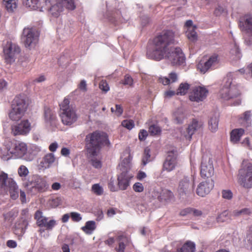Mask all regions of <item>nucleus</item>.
<instances>
[{"instance_id": "obj_3", "label": "nucleus", "mask_w": 252, "mask_h": 252, "mask_svg": "<svg viewBox=\"0 0 252 252\" xmlns=\"http://www.w3.org/2000/svg\"><path fill=\"white\" fill-rule=\"evenodd\" d=\"M85 141V149L89 157L96 156L101 146L109 143L106 133L99 131H95L87 135Z\"/></svg>"}, {"instance_id": "obj_15", "label": "nucleus", "mask_w": 252, "mask_h": 252, "mask_svg": "<svg viewBox=\"0 0 252 252\" xmlns=\"http://www.w3.org/2000/svg\"><path fill=\"white\" fill-rule=\"evenodd\" d=\"M208 90L204 87H193L189 95V99L191 101L199 102L203 101L207 97Z\"/></svg>"}, {"instance_id": "obj_4", "label": "nucleus", "mask_w": 252, "mask_h": 252, "mask_svg": "<svg viewBox=\"0 0 252 252\" xmlns=\"http://www.w3.org/2000/svg\"><path fill=\"white\" fill-rule=\"evenodd\" d=\"M29 106L28 99L24 94L15 96L12 101L8 117L12 121L21 120L25 116Z\"/></svg>"}, {"instance_id": "obj_36", "label": "nucleus", "mask_w": 252, "mask_h": 252, "mask_svg": "<svg viewBox=\"0 0 252 252\" xmlns=\"http://www.w3.org/2000/svg\"><path fill=\"white\" fill-rule=\"evenodd\" d=\"M196 29V27L187 30L186 32L188 38L193 42L196 41L197 39V34L195 31Z\"/></svg>"}, {"instance_id": "obj_63", "label": "nucleus", "mask_w": 252, "mask_h": 252, "mask_svg": "<svg viewBox=\"0 0 252 252\" xmlns=\"http://www.w3.org/2000/svg\"><path fill=\"white\" fill-rule=\"evenodd\" d=\"M61 153L62 156L67 157L70 154V150L65 147H63L62 149Z\"/></svg>"}, {"instance_id": "obj_61", "label": "nucleus", "mask_w": 252, "mask_h": 252, "mask_svg": "<svg viewBox=\"0 0 252 252\" xmlns=\"http://www.w3.org/2000/svg\"><path fill=\"white\" fill-rule=\"evenodd\" d=\"M158 80L160 83H161L164 85H168L170 82V80L167 77H160Z\"/></svg>"}, {"instance_id": "obj_12", "label": "nucleus", "mask_w": 252, "mask_h": 252, "mask_svg": "<svg viewBox=\"0 0 252 252\" xmlns=\"http://www.w3.org/2000/svg\"><path fill=\"white\" fill-rule=\"evenodd\" d=\"M239 26L242 31L245 32L250 36V39L245 37V42L249 45L252 42V15L247 14L239 21Z\"/></svg>"}, {"instance_id": "obj_13", "label": "nucleus", "mask_w": 252, "mask_h": 252, "mask_svg": "<svg viewBox=\"0 0 252 252\" xmlns=\"http://www.w3.org/2000/svg\"><path fill=\"white\" fill-rule=\"evenodd\" d=\"M219 62V55L216 53L209 56L206 60L201 61L197 64V68L201 73H206L209 69L216 65Z\"/></svg>"}, {"instance_id": "obj_30", "label": "nucleus", "mask_w": 252, "mask_h": 252, "mask_svg": "<svg viewBox=\"0 0 252 252\" xmlns=\"http://www.w3.org/2000/svg\"><path fill=\"white\" fill-rule=\"evenodd\" d=\"M195 249V244L192 242L188 241L177 251L178 252H194Z\"/></svg>"}, {"instance_id": "obj_55", "label": "nucleus", "mask_w": 252, "mask_h": 252, "mask_svg": "<svg viewBox=\"0 0 252 252\" xmlns=\"http://www.w3.org/2000/svg\"><path fill=\"white\" fill-rule=\"evenodd\" d=\"M191 214V208H187L182 210L180 212V215L181 216H187Z\"/></svg>"}, {"instance_id": "obj_5", "label": "nucleus", "mask_w": 252, "mask_h": 252, "mask_svg": "<svg viewBox=\"0 0 252 252\" xmlns=\"http://www.w3.org/2000/svg\"><path fill=\"white\" fill-rule=\"evenodd\" d=\"M69 99L65 98L60 105L61 109L60 117L63 125L71 126L78 119L75 109L69 105Z\"/></svg>"}, {"instance_id": "obj_40", "label": "nucleus", "mask_w": 252, "mask_h": 252, "mask_svg": "<svg viewBox=\"0 0 252 252\" xmlns=\"http://www.w3.org/2000/svg\"><path fill=\"white\" fill-rule=\"evenodd\" d=\"M229 220V216H228V212L224 211L217 218V221L218 222H223L227 221Z\"/></svg>"}, {"instance_id": "obj_28", "label": "nucleus", "mask_w": 252, "mask_h": 252, "mask_svg": "<svg viewBox=\"0 0 252 252\" xmlns=\"http://www.w3.org/2000/svg\"><path fill=\"white\" fill-rule=\"evenodd\" d=\"M18 0H2V4L9 12H13L17 7Z\"/></svg>"}, {"instance_id": "obj_48", "label": "nucleus", "mask_w": 252, "mask_h": 252, "mask_svg": "<svg viewBox=\"0 0 252 252\" xmlns=\"http://www.w3.org/2000/svg\"><path fill=\"white\" fill-rule=\"evenodd\" d=\"M133 189L137 192H142L144 190V187L143 185L139 183H135L133 186Z\"/></svg>"}, {"instance_id": "obj_17", "label": "nucleus", "mask_w": 252, "mask_h": 252, "mask_svg": "<svg viewBox=\"0 0 252 252\" xmlns=\"http://www.w3.org/2000/svg\"><path fill=\"white\" fill-rule=\"evenodd\" d=\"M194 177L190 176H185L182 179L179 184L178 191L180 195H183L189 192L194 186Z\"/></svg>"}, {"instance_id": "obj_26", "label": "nucleus", "mask_w": 252, "mask_h": 252, "mask_svg": "<svg viewBox=\"0 0 252 252\" xmlns=\"http://www.w3.org/2000/svg\"><path fill=\"white\" fill-rule=\"evenodd\" d=\"M56 158L53 153L46 154L40 162L39 166L43 169L50 168L55 161Z\"/></svg>"}, {"instance_id": "obj_39", "label": "nucleus", "mask_w": 252, "mask_h": 252, "mask_svg": "<svg viewBox=\"0 0 252 252\" xmlns=\"http://www.w3.org/2000/svg\"><path fill=\"white\" fill-rule=\"evenodd\" d=\"M150 149L149 147H146L144 149V153L142 156V162L143 165H145L147 163L151 161Z\"/></svg>"}, {"instance_id": "obj_23", "label": "nucleus", "mask_w": 252, "mask_h": 252, "mask_svg": "<svg viewBox=\"0 0 252 252\" xmlns=\"http://www.w3.org/2000/svg\"><path fill=\"white\" fill-rule=\"evenodd\" d=\"M203 124L201 122L198 121L195 119H193L189 124L186 129L187 134L185 137L187 139H191L192 136L197 131L202 128Z\"/></svg>"}, {"instance_id": "obj_54", "label": "nucleus", "mask_w": 252, "mask_h": 252, "mask_svg": "<svg viewBox=\"0 0 252 252\" xmlns=\"http://www.w3.org/2000/svg\"><path fill=\"white\" fill-rule=\"evenodd\" d=\"M133 79L131 76L128 75H126L125 76L124 80L123 81V84L125 85H128L131 86L133 84Z\"/></svg>"}, {"instance_id": "obj_14", "label": "nucleus", "mask_w": 252, "mask_h": 252, "mask_svg": "<svg viewBox=\"0 0 252 252\" xmlns=\"http://www.w3.org/2000/svg\"><path fill=\"white\" fill-rule=\"evenodd\" d=\"M22 41L26 48H31L38 41L37 36L35 35L32 28H25L21 38Z\"/></svg>"}, {"instance_id": "obj_18", "label": "nucleus", "mask_w": 252, "mask_h": 252, "mask_svg": "<svg viewBox=\"0 0 252 252\" xmlns=\"http://www.w3.org/2000/svg\"><path fill=\"white\" fill-rule=\"evenodd\" d=\"M27 151V145L23 142L15 141L11 143V146L8 148V152L17 158L23 157Z\"/></svg>"}, {"instance_id": "obj_57", "label": "nucleus", "mask_w": 252, "mask_h": 252, "mask_svg": "<svg viewBox=\"0 0 252 252\" xmlns=\"http://www.w3.org/2000/svg\"><path fill=\"white\" fill-rule=\"evenodd\" d=\"M60 204V200L58 198L53 199L51 200L50 205L53 208H56Z\"/></svg>"}, {"instance_id": "obj_8", "label": "nucleus", "mask_w": 252, "mask_h": 252, "mask_svg": "<svg viewBox=\"0 0 252 252\" xmlns=\"http://www.w3.org/2000/svg\"><path fill=\"white\" fill-rule=\"evenodd\" d=\"M11 133L14 136H26L32 130V125L28 119H24L19 123L14 124L10 127Z\"/></svg>"}, {"instance_id": "obj_53", "label": "nucleus", "mask_w": 252, "mask_h": 252, "mask_svg": "<svg viewBox=\"0 0 252 252\" xmlns=\"http://www.w3.org/2000/svg\"><path fill=\"white\" fill-rule=\"evenodd\" d=\"M247 238L248 242L251 245V249H252V225L249 227L247 234Z\"/></svg>"}, {"instance_id": "obj_19", "label": "nucleus", "mask_w": 252, "mask_h": 252, "mask_svg": "<svg viewBox=\"0 0 252 252\" xmlns=\"http://www.w3.org/2000/svg\"><path fill=\"white\" fill-rule=\"evenodd\" d=\"M116 241L118 243V248H116L118 252H124L126 246L129 242L128 238L125 235H119L114 239V238H109L106 241L105 243L109 246H111L115 241Z\"/></svg>"}, {"instance_id": "obj_47", "label": "nucleus", "mask_w": 252, "mask_h": 252, "mask_svg": "<svg viewBox=\"0 0 252 252\" xmlns=\"http://www.w3.org/2000/svg\"><path fill=\"white\" fill-rule=\"evenodd\" d=\"M70 216L73 221L78 222L82 220L81 215L77 212H71L70 213Z\"/></svg>"}, {"instance_id": "obj_43", "label": "nucleus", "mask_w": 252, "mask_h": 252, "mask_svg": "<svg viewBox=\"0 0 252 252\" xmlns=\"http://www.w3.org/2000/svg\"><path fill=\"white\" fill-rule=\"evenodd\" d=\"M122 126L127 129L130 130L134 126V123L132 120H125L122 121Z\"/></svg>"}, {"instance_id": "obj_9", "label": "nucleus", "mask_w": 252, "mask_h": 252, "mask_svg": "<svg viewBox=\"0 0 252 252\" xmlns=\"http://www.w3.org/2000/svg\"><path fill=\"white\" fill-rule=\"evenodd\" d=\"M3 52L5 62L11 63L15 61L16 56L20 52V49L16 44L8 41L3 47Z\"/></svg>"}, {"instance_id": "obj_24", "label": "nucleus", "mask_w": 252, "mask_h": 252, "mask_svg": "<svg viewBox=\"0 0 252 252\" xmlns=\"http://www.w3.org/2000/svg\"><path fill=\"white\" fill-rule=\"evenodd\" d=\"M132 176L128 175L127 171L122 172L118 176V186L120 190H126L129 186Z\"/></svg>"}, {"instance_id": "obj_50", "label": "nucleus", "mask_w": 252, "mask_h": 252, "mask_svg": "<svg viewBox=\"0 0 252 252\" xmlns=\"http://www.w3.org/2000/svg\"><path fill=\"white\" fill-rule=\"evenodd\" d=\"M7 178V174L3 172H1L0 174V187H2L5 185V182Z\"/></svg>"}, {"instance_id": "obj_20", "label": "nucleus", "mask_w": 252, "mask_h": 252, "mask_svg": "<svg viewBox=\"0 0 252 252\" xmlns=\"http://www.w3.org/2000/svg\"><path fill=\"white\" fill-rule=\"evenodd\" d=\"M214 181L211 179L203 181L198 186L196 193L200 196L204 197L211 191L214 188Z\"/></svg>"}, {"instance_id": "obj_62", "label": "nucleus", "mask_w": 252, "mask_h": 252, "mask_svg": "<svg viewBox=\"0 0 252 252\" xmlns=\"http://www.w3.org/2000/svg\"><path fill=\"white\" fill-rule=\"evenodd\" d=\"M185 27L187 28V30L191 29L196 27L195 26L192 25V21L190 20L186 21L185 24Z\"/></svg>"}, {"instance_id": "obj_11", "label": "nucleus", "mask_w": 252, "mask_h": 252, "mask_svg": "<svg viewBox=\"0 0 252 252\" xmlns=\"http://www.w3.org/2000/svg\"><path fill=\"white\" fill-rule=\"evenodd\" d=\"M214 174L213 161L210 157L203 156L200 166V175L203 178H210Z\"/></svg>"}, {"instance_id": "obj_35", "label": "nucleus", "mask_w": 252, "mask_h": 252, "mask_svg": "<svg viewBox=\"0 0 252 252\" xmlns=\"http://www.w3.org/2000/svg\"><path fill=\"white\" fill-rule=\"evenodd\" d=\"M190 88V85L187 83H182L180 84L178 89L177 90V94L181 95L186 94Z\"/></svg>"}, {"instance_id": "obj_25", "label": "nucleus", "mask_w": 252, "mask_h": 252, "mask_svg": "<svg viewBox=\"0 0 252 252\" xmlns=\"http://www.w3.org/2000/svg\"><path fill=\"white\" fill-rule=\"evenodd\" d=\"M24 4L27 7L32 10H38L43 11V8H47V4L43 3V0L40 1L39 0H25Z\"/></svg>"}, {"instance_id": "obj_6", "label": "nucleus", "mask_w": 252, "mask_h": 252, "mask_svg": "<svg viewBox=\"0 0 252 252\" xmlns=\"http://www.w3.org/2000/svg\"><path fill=\"white\" fill-rule=\"evenodd\" d=\"M238 182L246 189L252 188V163L243 161L238 174Z\"/></svg>"}, {"instance_id": "obj_16", "label": "nucleus", "mask_w": 252, "mask_h": 252, "mask_svg": "<svg viewBox=\"0 0 252 252\" xmlns=\"http://www.w3.org/2000/svg\"><path fill=\"white\" fill-rule=\"evenodd\" d=\"M55 0H43V3L47 4L46 5L47 8H43V11L47 10L49 11L50 14L55 17H59L61 13L63 11V6L62 3L58 0L56 3L53 4Z\"/></svg>"}, {"instance_id": "obj_64", "label": "nucleus", "mask_w": 252, "mask_h": 252, "mask_svg": "<svg viewBox=\"0 0 252 252\" xmlns=\"http://www.w3.org/2000/svg\"><path fill=\"white\" fill-rule=\"evenodd\" d=\"M169 80H170V81L172 82H175L177 80V75L176 73L174 72H171L169 74Z\"/></svg>"}, {"instance_id": "obj_44", "label": "nucleus", "mask_w": 252, "mask_h": 252, "mask_svg": "<svg viewBox=\"0 0 252 252\" xmlns=\"http://www.w3.org/2000/svg\"><path fill=\"white\" fill-rule=\"evenodd\" d=\"M92 191L97 195H100L102 194L103 192L102 188L98 184L93 185L92 187Z\"/></svg>"}, {"instance_id": "obj_10", "label": "nucleus", "mask_w": 252, "mask_h": 252, "mask_svg": "<svg viewBox=\"0 0 252 252\" xmlns=\"http://www.w3.org/2000/svg\"><path fill=\"white\" fill-rule=\"evenodd\" d=\"M34 219L36 220V225L40 228H44L47 230H51L57 224L54 220H49V218L43 215L40 210H37L34 215Z\"/></svg>"}, {"instance_id": "obj_34", "label": "nucleus", "mask_w": 252, "mask_h": 252, "mask_svg": "<svg viewBox=\"0 0 252 252\" xmlns=\"http://www.w3.org/2000/svg\"><path fill=\"white\" fill-rule=\"evenodd\" d=\"M185 118V114L180 110L176 111L174 114V120L177 124H182Z\"/></svg>"}, {"instance_id": "obj_56", "label": "nucleus", "mask_w": 252, "mask_h": 252, "mask_svg": "<svg viewBox=\"0 0 252 252\" xmlns=\"http://www.w3.org/2000/svg\"><path fill=\"white\" fill-rule=\"evenodd\" d=\"M6 246L9 248H15L17 246V244L15 241L9 240L7 241Z\"/></svg>"}, {"instance_id": "obj_41", "label": "nucleus", "mask_w": 252, "mask_h": 252, "mask_svg": "<svg viewBox=\"0 0 252 252\" xmlns=\"http://www.w3.org/2000/svg\"><path fill=\"white\" fill-rule=\"evenodd\" d=\"M9 193L12 199H16L19 196L18 187L16 185L10 187Z\"/></svg>"}, {"instance_id": "obj_33", "label": "nucleus", "mask_w": 252, "mask_h": 252, "mask_svg": "<svg viewBox=\"0 0 252 252\" xmlns=\"http://www.w3.org/2000/svg\"><path fill=\"white\" fill-rule=\"evenodd\" d=\"M18 173L19 175L22 178L23 184L28 182V179L27 178V177L29 172L28 169L25 166L21 165L18 169Z\"/></svg>"}, {"instance_id": "obj_27", "label": "nucleus", "mask_w": 252, "mask_h": 252, "mask_svg": "<svg viewBox=\"0 0 252 252\" xmlns=\"http://www.w3.org/2000/svg\"><path fill=\"white\" fill-rule=\"evenodd\" d=\"M245 133V130L243 128H235L232 130L230 133V139L233 144L238 143L242 136Z\"/></svg>"}, {"instance_id": "obj_45", "label": "nucleus", "mask_w": 252, "mask_h": 252, "mask_svg": "<svg viewBox=\"0 0 252 252\" xmlns=\"http://www.w3.org/2000/svg\"><path fill=\"white\" fill-rule=\"evenodd\" d=\"M95 156L93 157H89L91 158V164L95 168H100L102 166V163L101 161L95 158Z\"/></svg>"}, {"instance_id": "obj_52", "label": "nucleus", "mask_w": 252, "mask_h": 252, "mask_svg": "<svg viewBox=\"0 0 252 252\" xmlns=\"http://www.w3.org/2000/svg\"><path fill=\"white\" fill-rule=\"evenodd\" d=\"M148 132L146 130L141 129L138 134L139 139L141 141H144L148 136Z\"/></svg>"}, {"instance_id": "obj_37", "label": "nucleus", "mask_w": 252, "mask_h": 252, "mask_svg": "<svg viewBox=\"0 0 252 252\" xmlns=\"http://www.w3.org/2000/svg\"><path fill=\"white\" fill-rule=\"evenodd\" d=\"M60 1L63 6V8H65L67 10H73L76 7L74 0H60Z\"/></svg>"}, {"instance_id": "obj_60", "label": "nucleus", "mask_w": 252, "mask_h": 252, "mask_svg": "<svg viewBox=\"0 0 252 252\" xmlns=\"http://www.w3.org/2000/svg\"><path fill=\"white\" fill-rule=\"evenodd\" d=\"M194 217H200L202 215V211L199 210L191 208V214Z\"/></svg>"}, {"instance_id": "obj_58", "label": "nucleus", "mask_w": 252, "mask_h": 252, "mask_svg": "<svg viewBox=\"0 0 252 252\" xmlns=\"http://www.w3.org/2000/svg\"><path fill=\"white\" fill-rule=\"evenodd\" d=\"M78 88L84 92H86L87 91V84L85 80H81L78 85Z\"/></svg>"}, {"instance_id": "obj_49", "label": "nucleus", "mask_w": 252, "mask_h": 252, "mask_svg": "<svg viewBox=\"0 0 252 252\" xmlns=\"http://www.w3.org/2000/svg\"><path fill=\"white\" fill-rule=\"evenodd\" d=\"M99 88L103 91L107 92L109 90V87L108 83L105 80H102L100 82Z\"/></svg>"}, {"instance_id": "obj_31", "label": "nucleus", "mask_w": 252, "mask_h": 252, "mask_svg": "<svg viewBox=\"0 0 252 252\" xmlns=\"http://www.w3.org/2000/svg\"><path fill=\"white\" fill-rule=\"evenodd\" d=\"M95 228V222L93 220H90L86 222L85 225L82 227V229L85 233L91 234Z\"/></svg>"}, {"instance_id": "obj_29", "label": "nucleus", "mask_w": 252, "mask_h": 252, "mask_svg": "<svg viewBox=\"0 0 252 252\" xmlns=\"http://www.w3.org/2000/svg\"><path fill=\"white\" fill-rule=\"evenodd\" d=\"M44 117L45 122L50 124L53 123L56 118L55 113L48 107L44 108Z\"/></svg>"}, {"instance_id": "obj_38", "label": "nucleus", "mask_w": 252, "mask_h": 252, "mask_svg": "<svg viewBox=\"0 0 252 252\" xmlns=\"http://www.w3.org/2000/svg\"><path fill=\"white\" fill-rule=\"evenodd\" d=\"M219 119L217 117H212L209 121V128L212 131H215L218 127Z\"/></svg>"}, {"instance_id": "obj_46", "label": "nucleus", "mask_w": 252, "mask_h": 252, "mask_svg": "<svg viewBox=\"0 0 252 252\" xmlns=\"http://www.w3.org/2000/svg\"><path fill=\"white\" fill-rule=\"evenodd\" d=\"M111 110L112 112H115L116 115L118 116H121L123 113L122 107L119 104H116L115 108L112 107Z\"/></svg>"}, {"instance_id": "obj_2", "label": "nucleus", "mask_w": 252, "mask_h": 252, "mask_svg": "<svg viewBox=\"0 0 252 252\" xmlns=\"http://www.w3.org/2000/svg\"><path fill=\"white\" fill-rule=\"evenodd\" d=\"M241 95L240 85L235 82V73H228L223 79L220 97L231 105L237 106L241 103Z\"/></svg>"}, {"instance_id": "obj_22", "label": "nucleus", "mask_w": 252, "mask_h": 252, "mask_svg": "<svg viewBox=\"0 0 252 252\" xmlns=\"http://www.w3.org/2000/svg\"><path fill=\"white\" fill-rule=\"evenodd\" d=\"M153 196L157 197V199L160 202L166 204L173 199L174 195L170 190L164 189H162L159 192L158 191L154 190Z\"/></svg>"}, {"instance_id": "obj_59", "label": "nucleus", "mask_w": 252, "mask_h": 252, "mask_svg": "<svg viewBox=\"0 0 252 252\" xmlns=\"http://www.w3.org/2000/svg\"><path fill=\"white\" fill-rule=\"evenodd\" d=\"M58 147V144L57 142H55L52 143L49 146V150L52 152H54L56 151Z\"/></svg>"}, {"instance_id": "obj_1", "label": "nucleus", "mask_w": 252, "mask_h": 252, "mask_svg": "<svg viewBox=\"0 0 252 252\" xmlns=\"http://www.w3.org/2000/svg\"><path fill=\"white\" fill-rule=\"evenodd\" d=\"M175 33L172 30H164L156 36L152 48L147 51V55L152 59L159 61L164 58L170 60L174 65H180L185 61V57L179 47L169 51V46L174 41Z\"/></svg>"}, {"instance_id": "obj_7", "label": "nucleus", "mask_w": 252, "mask_h": 252, "mask_svg": "<svg viewBox=\"0 0 252 252\" xmlns=\"http://www.w3.org/2000/svg\"><path fill=\"white\" fill-rule=\"evenodd\" d=\"M24 186L32 194L44 192L49 188L45 180L36 175H33L29 178L28 182L24 183Z\"/></svg>"}, {"instance_id": "obj_42", "label": "nucleus", "mask_w": 252, "mask_h": 252, "mask_svg": "<svg viewBox=\"0 0 252 252\" xmlns=\"http://www.w3.org/2000/svg\"><path fill=\"white\" fill-rule=\"evenodd\" d=\"M149 131L151 135L154 136L160 134L161 130L158 126L153 125L149 127Z\"/></svg>"}, {"instance_id": "obj_32", "label": "nucleus", "mask_w": 252, "mask_h": 252, "mask_svg": "<svg viewBox=\"0 0 252 252\" xmlns=\"http://www.w3.org/2000/svg\"><path fill=\"white\" fill-rule=\"evenodd\" d=\"M252 214V211L250 208H245L241 210H234L231 216L235 217L241 216H250Z\"/></svg>"}, {"instance_id": "obj_51", "label": "nucleus", "mask_w": 252, "mask_h": 252, "mask_svg": "<svg viewBox=\"0 0 252 252\" xmlns=\"http://www.w3.org/2000/svg\"><path fill=\"white\" fill-rule=\"evenodd\" d=\"M232 196V192L230 190H223L222 191V196L223 198L230 199Z\"/></svg>"}, {"instance_id": "obj_21", "label": "nucleus", "mask_w": 252, "mask_h": 252, "mask_svg": "<svg viewBox=\"0 0 252 252\" xmlns=\"http://www.w3.org/2000/svg\"><path fill=\"white\" fill-rule=\"evenodd\" d=\"M177 152L171 151L168 152V156L164 162L163 168L168 172L173 170L177 164Z\"/></svg>"}]
</instances>
